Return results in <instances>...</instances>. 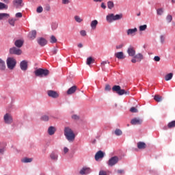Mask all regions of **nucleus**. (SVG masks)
I'll return each instance as SVG.
<instances>
[{
	"label": "nucleus",
	"instance_id": "f257e3e1",
	"mask_svg": "<svg viewBox=\"0 0 175 175\" xmlns=\"http://www.w3.org/2000/svg\"><path fill=\"white\" fill-rule=\"evenodd\" d=\"M64 136L66 137V139L68 140V142H74L76 137L73 130H72V129H70V127H65Z\"/></svg>",
	"mask_w": 175,
	"mask_h": 175
},
{
	"label": "nucleus",
	"instance_id": "f03ea898",
	"mask_svg": "<svg viewBox=\"0 0 175 175\" xmlns=\"http://www.w3.org/2000/svg\"><path fill=\"white\" fill-rule=\"evenodd\" d=\"M7 67L10 70H13L16 68V65H17V60L16 58L8 57L6 59Z\"/></svg>",
	"mask_w": 175,
	"mask_h": 175
},
{
	"label": "nucleus",
	"instance_id": "7ed1b4c3",
	"mask_svg": "<svg viewBox=\"0 0 175 175\" xmlns=\"http://www.w3.org/2000/svg\"><path fill=\"white\" fill-rule=\"evenodd\" d=\"M34 75L37 77H46L50 75V71L47 69L38 68L34 71Z\"/></svg>",
	"mask_w": 175,
	"mask_h": 175
},
{
	"label": "nucleus",
	"instance_id": "20e7f679",
	"mask_svg": "<svg viewBox=\"0 0 175 175\" xmlns=\"http://www.w3.org/2000/svg\"><path fill=\"white\" fill-rule=\"evenodd\" d=\"M112 91L113 92H116L118 95H129V91H125L124 89H121V86L120 85H114L112 88Z\"/></svg>",
	"mask_w": 175,
	"mask_h": 175
},
{
	"label": "nucleus",
	"instance_id": "39448f33",
	"mask_svg": "<svg viewBox=\"0 0 175 175\" xmlns=\"http://www.w3.org/2000/svg\"><path fill=\"white\" fill-rule=\"evenodd\" d=\"M9 53L10 54L14 55H21V54H23V51H21V49H20L17 46H13L10 49Z\"/></svg>",
	"mask_w": 175,
	"mask_h": 175
},
{
	"label": "nucleus",
	"instance_id": "423d86ee",
	"mask_svg": "<svg viewBox=\"0 0 175 175\" xmlns=\"http://www.w3.org/2000/svg\"><path fill=\"white\" fill-rule=\"evenodd\" d=\"M120 161V159H118V157L114 156L111 157L108 161V165L111 167L114 166L115 165H117L118 163V161Z\"/></svg>",
	"mask_w": 175,
	"mask_h": 175
},
{
	"label": "nucleus",
	"instance_id": "0eeeda50",
	"mask_svg": "<svg viewBox=\"0 0 175 175\" xmlns=\"http://www.w3.org/2000/svg\"><path fill=\"white\" fill-rule=\"evenodd\" d=\"M143 120L140 118H135L131 120V125H142Z\"/></svg>",
	"mask_w": 175,
	"mask_h": 175
},
{
	"label": "nucleus",
	"instance_id": "6e6552de",
	"mask_svg": "<svg viewBox=\"0 0 175 175\" xmlns=\"http://www.w3.org/2000/svg\"><path fill=\"white\" fill-rule=\"evenodd\" d=\"M4 122L5 124H12L13 122V118L12 117V115L10 113H6L4 115Z\"/></svg>",
	"mask_w": 175,
	"mask_h": 175
},
{
	"label": "nucleus",
	"instance_id": "1a4fd4ad",
	"mask_svg": "<svg viewBox=\"0 0 175 175\" xmlns=\"http://www.w3.org/2000/svg\"><path fill=\"white\" fill-rule=\"evenodd\" d=\"M14 46L18 49H21L23 46H24V40L23 39H18L14 41Z\"/></svg>",
	"mask_w": 175,
	"mask_h": 175
},
{
	"label": "nucleus",
	"instance_id": "9d476101",
	"mask_svg": "<svg viewBox=\"0 0 175 175\" xmlns=\"http://www.w3.org/2000/svg\"><path fill=\"white\" fill-rule=\"evenodd\" d=\"M20 68L21 70L25 71L28 69V62L26 60H23L20 63Z\"/></svg>",
	"mask_w": 175,
	"mask_h": 175
},
{
	"label": "nucleus",
	"instance_id": "9b49d317",
	"mask_svg": "<svg viewBox=\"0 0 175 175\" xmlns=\"http://www.w3.org/2000/svg\"><path fill=\"white\" fill-rule=\"evenodd\" d=\"M37 42L41 47H44V46H46L47 44V40L44 38H39L37 39Z\"/></svg>",
	"mask_w": 175,
	"mask_h": 175
},
{
	"label": "nucleus",
	"instance_id": "f8f14e48",
	"mask_svg": "<svg viewBox=\"0 0 175 175\" xmlns=\"http://www.w3.org/2000/svg\"><path fill=\"white\" fill-rule=\"evenodd\" d=\"M105 157V152H103L102 150L98 151L95 154V160L99 161V159H102Z\"/></svg>",
	"mask_w": 175,
	"mask_h": 175
},
{
	"label": "nucleus",
	"instance_id": "ddd939ff",
	"mask_svg": "<svg viewBox=\"0 0 175 175\" xmlns=\"http://www.w3.org/2000/svg\"><path fill=\"white\" fill-rule=\"evenodd\" d=\"M127 53L129 54V57H134L136 55V50L133 46H130L127 49Z\"/></svg>",
	"mask_w": 175,
	"mask_h": 175
},
{
	"label": "nucleus",
	"instance_id": "4468645a",
	"mask_svg": "<svg viewBox=\"0 0 175 175\" xmlns=\"http://www.w3.org/2000/svg\"><path fill=\"white\" fill-rule=\"evenodd\" d=\"M12 3L14 8L18 9V8H21L23 6V0H14Z\"/></svg>",
	"mask_w": 175,
	"mask_h": 175
},
{
	"label": "nucleus",
	"instance_id": "2eb2a0df",
	"mask_svg": "<svg viewBox=\"0 0 175 175\" xmlns=\"http://www.w3.org/2000/svg\"><path fill=\"white\" fill-rule=\"evenodd\" d=\"M47 94H48V96H50L51 98H58V96H59L57 92L53 90H49L47 92Z\"/></svg>",
	"mask_w": 175,
	"mask_h": 175
},
{
	"label": "nucleus",
	"instance_id": "dca6fc26",
	"mask_svg": "<svg viewBox=\"0 0 175 175\" xmlns=\"http://www.w3.org/2000/svg\"><path fill=\"white\" fill-rule=\"evenodd\" d=\"M0 70L1 72H5L6 70V63L2 58H0Z\"/></svg>",
	"mask_w": 175,
	"mask_h": 175
},
{
	"label": "nucleus",
	"instance_id": "f3484780",
	"mask_svg": "<svg viewBox=\"0 0 175 175\" xmlns=\"http://www.w3.org/2000/svg\"><path fill=\"white\" fill-rule=\"evenodd\" d=\"M136 32H137V28H134V29H129L127 30V35L129 36H135L136 35Z\"/></svg>",
	"mask_w": 175,
	"mask_h": 175
},
{
	"label": "nucleus",
	"instance_id": "a211bd4d",
	"mask_svg": "<svg viewBox=\"0 0 175 175\" xmlns=\"http://www.w3.org/2000/svg\"><path fill=\"white\" fill-rule=\"evenodd\" d=\"M79 173L80 174H88L89 173H91V169L90 167H83Z\"/></svg>",
	"mask_w": 175,
	"mask_h": 175
},
{
	"label": "nucleus",
	"instance_id": "6ab92c4d",
	"mask_svg": "<svg viewBox=\"0 0 175 175\" xmlns=\"http://www.w3.org/2000/svg\"><path fill=\"white\" fill-rule=\"evenodd\" d=\"M77 90V86L74 85L70 88L67 91V95H72V94H75Z\"/></svg>",
	"mask_w": 175,
	"mask_h": 175
},
{
	"label": "nucleus",
	"instance_id": "aec40b11",
	"mask_svg": "<svg viewBox=\"0 0 175 175\" xmlns=\"http://www.w3.org/2000/svg\"><path fill=\"white\" fill-rule=\"evenodd\" d=\"M115 57L118 59H125V55H124V52H117L115 53Z\"/></svg>",
	"mask_w": 175,
	"mask_h": 175
},
{
	"label": "nucleus",
	"instance_id": "412c9836",
	"mask_svg": "<svg viewBox=\"0 0 175 175\" xmlns=\"http://www.w3.org/2000/svg\"><path fill=\"white\" fill-rule=\"evenodd\" d=\"M9 17H10V14L8 13H0V21L2 20H7Z\"/></svg>",
	"mask_w": 175,
	"mask_h": 175
},
{
	"label": "nucleus",
	"instance_id": "4be33fe9",
	"mask_svg": "<svg viewBox=\"0 0 175 175\" xmlns=\"http://www.w3.org/2000/svg\"><path fill=\"white\" fill-rule=\"evenodd\" d=\"M137 148H139V150H144V148H146V147H147V145L146 144V143L144 142H139L137 144Z\"/></svg>",
	"mask_w": 175,
	"mask_h": 175
},
{
	"label": "nucleus",
	"instance_id": "5701e85b",
	"mask_svg": "<svg viewBox=\"0 0 175 175\" xmlns=\"http://www.w3.org/2000/svg\"><path fill=\"white\" fill-rule=\"evenodd\" d=\"M55 128L53 126H49V128L48 129V133L49 135H50V136H53V135H54V133H55Z\"/></svg>",
	"mask_w": 175,
	"mask_h": 175
},
{
	"label": "nucleus",
	"instance_id": "b1692460",
	"mask_svg": "<svg viewBox=\"0 0 175 175\" xmlns=\"http://www.w3.org/2000/svg\"><path fill=\"white\" fill-rule=\"evenodd\" d=\"M36 38V31L35 30H33L29 33V39H30L31 40H33V39H35Z\"/></svg>",
	"mask_w": 175,
	"mask_h": 175
},
{
	"label": "nucleus",
	"instance_id": "393cba45",
	"mask_svg": "<svg viewBox=\"0 0 175 175\" xmlns=\"http://www.w3.org/2000/svg\"><path fill=\"white\" fill-rule=\"evenodd\" d=\"M8 9H9V5L0 1V10H8Z\"/></svg>",
	"mask_w": 175,
	"mask_h": 175
},
{
	"label": "nucleus",
	"instance_id": "a878e982",
	"mask_svg": "<svg viewBox=\"0 0 175 175\" xmlns=\"http://www.w3.org/2000/svg\"><path fill=\"white\" fill-rule=\"evenodd\" d=\"M107 21H108V23H113V21H114V14H110L109 15H107Z\"/></svg>",
	"mask_w": 175,
	"mask_h": 175
},
{
	"label": "nucleus",
	"instance_id": "bb28decb",
	"mask_svg": "<svg viewBox=\"0 0 175 175\" xmlns=\"http://www.w3.org/2000/svg\"><path fill=\"white\" fill-rule=\"evenodd\" d=\"M98 25V21L94 20L90 23V27L92 29H96V26Z\"/></svg>",
	"mask_w": 175,
	"mask_h": 175
},
{
	"label": "nucleus",
	"instance_id": "cd10ccee",
	"mask_svg": "<svg viewBox=\"0 0 175 175\" xmlns=\"http://www.w3.org/2000/svg\"><path fill=\"white\" fill-rule=\"evenodd\" d=\"M134 57L136 58L137 62H140L143 59V55L142 53H138L134 55Z\"/></svg>",
	"mask_w": 175,
	"mask_h": 175
},
{
	"label": "nucleus",
	"instance_id": "c85d7f7f",
	"mask_svg": "<svg viewBox=\"0 0 175 175\" xmlns=\"http://www.w3.org/2000/svg\"><path fill=\"white\" fill-rule=\"evenodd\" d=\"M17 21V19L14 18H10L8 20V23L10 24V25H11L12 27H14V24L16 23V22Z\"/></svg>",
	"mask_w": 175,
	"mask_h": 175
},
{
	"label": "nucleus",
	"instance_id": "c756f323",
	"mask_svg": "<svg viewBox=\"0 0 175 175\" xmlns=\"http://www.w3.org/2000/svg\"><path fill=\"white\" fill-rule=\"evenodd\" d=\"M95 62V59L92 58V57H90L87 58L86 64L87 65H90L91 64H94Z\"/></svg>",
	"mask_w": 175,
	"mask_h": 175
},
{
	"label": "nucleus",
	"instance_id": "7c9ffc66",
	"mask_svg": "<svg viewBox=\"0 0 175 175\" xmlns=\"http://www.w3.org/2000/svg\"><path fill=\"white\" fill-rule=\"evenodd\" d=\"M50 158L52 161H57V159H58V155L55 152H52L50 154Z\"/></svg>",
	"mask_w": 175,
	"mask_h": 175
},
{
	"label": "nucleus",
	"instance_id": "2f4dec72",
	"mask_svg": "<svg viewBox=\"0 0 175 175\" xmlns=\"http://www.w3.org/2000/svg\"><path fill=\"white\" fill-rule=\"evenodd\" d=\"M172 78H173V73H169L165 75V81H169V80H172Z\"/></svg>",
	"mask_w": 175,
	"mask_h": 175
},
{
	"label": "nucleus",
	"instance_id": "473e14b6",
	"mask_svg": "<svg viewBox=\"0 0 175 175\" xmlns=\"http://www.w3.org/2000/svg\"><path fill=\"white\" fill-rule=\"evenodd\" d=\"M107 8L108 9H113V8H114V2L109 1L107 2Z\"/></svg>",
	"mask_w": 175,
	"mask_h": 175
},
{
	"label": "nucleus",
	"instance_id": "72a5a7b5",
	"mask_svg": "<svg viewBox=\"0 0 175 175\" xmlns=\"http://www.w3.org/2000/svg\"><path fill=\"white\" fill-rule=\"evenodd\" d=\"M154 99L156 102H162V96L158 94L154 96Z\"/></svg>",
	"mask_w": 175,
	"mask_h": 175
},
{
	"label": "nucleus",
	"instance_id": "f704fd0d",
	"mask_svg": "<svg viewBox=\"0 0 175 175\" xmlns=\"http://www.w3.org/2000/svg\"><path fill=\"white\" fill-rule=\"evenodd\" d=\"M167 127L171 129L172 128H175V120H173L168 123Z\"/></svg>",
	"mask_w": 175,
	"mask_h": 175
},
{
	"label": "nucleus",
	"instance_id": "c9c22d12",
	"mask_svg": "<svg viewBox=\"0 0 175 175\" xmlns=\"http://www.w3.org/2000/svg\"><path fill=\"white\" fill-rule=\"evenodd\" d=\"M122 18V14H116L113 15V21H116L117 20H121Z\"/></svg>",
	"mask_w": 175,
	"mask_h": 175
},
{
	"label": "nucleus",
	"instance_id": "e433bc0d",
	"mask_svg": "<svg viewBox=\"0 0 175 175\" xmlns=\"http://www.w3.org/2000/svg\"><path fill=\"white\" fill-rule=\"evenodd\" d=\"M115 135L116 136H121L122 135V131H121L120 129H117L115 130Z\"/></svg>",
	"mask_w": 175,
	"mask_h": 175
},
{
	"label": "nucleus",
	"instance_id": "4c0bfd02",
	"mask_svg": "<svg viewBox=\"0 0 175 175\" xmlns=\"http://www.w3.org/2000/svg\"><path fill=\"white\" fill-rule=\"evenodd\" d=\"M74 18L77 23H83V18H81V17L79 16H75Z\"/></svg>",
	"mask_w": 175,
	"mask_h": 175
},
{
	"label": "nucleus",
	"instance_id": "58836bf2",
	"mask_svg": "<svg viewBox=\"0 0 175 175\" xmlns=\"http://www.w3.org/2000/svg\"><path fill=\"white\" fill-rule=\"evenodd\" d=\"M41 121H49V116L47 115H43L41 118H40Z\"/></svg>",
	"mask_w": 175,
	"mask_h": 175
},
{
	"label": "nucleus",
	"instance_id": "ea45409f",
	"mask_svg": "<svg viewBox=\"0 0 175 175\" xmlns=\"http://www.w3.org/2000/svg\"><path fill=\"white\" fill-rule=\"evenodd\" d=\"M32 161V159H29V158H25L22 160V162L23 163H29Z\"/></svg>",
	"mask_w": 175,
	"mask_h": 175
},
{
	"label": "nucleus",
	"instance_id": "a19ab883",
	"mask_svg": "<svg viewBox=\"0 0 175 175\" xmlns=\"http://www.w3.org/2000/svg\"><path fill=\"white\" fill-rule=\"evenodd\" d=\"M51 43H57V38L54 36H51Z\"/></svg>",
	"mask_w": 175,
	"mask_h": 175
},
{
	"label": "nucleus",
	"instance_id": "79ce46f5",
	"mask_svg": "<svg viewBox=\"0 0 175 175\" xmlns=\"http://www.w3.org/2000/svg\"><path fill=\"white\" fill-rule=\"evenodd\" d=\"M147 29V25L139 26V31H146Z\"/></svg>",
	"mask_w": 175,
	"mask_h": 175
},
{
	"label": "nucleus",
	"instance_id": "37998d69",
	"mask_svg": "<svg viewBox=\"0 0 175 175\" xmlns=\"http://www.w3.org/2000/svg\"><path fill=\"white\" fill-rule=\"evenodd\" d=\"M166 20L167 23H172V20H173V16H172V15H167V16L166 17Z\"/></svg>",
	"mask_w": 175,
	"mask_h": 175
},
{
	"label": "nucleus",
	"instance_id": "c03bdc74",
	"mask_svg": "<svg viewBox=\"0 0 175 175\" xmlns=\"http://www.w3.org/2000/svg\"><path fill=\"white\" fill-rule=\"evenodd\" d=\"M130 111H131V113H137L139 111L136 109V107H132L130 109Z\"/></svg>",
	"mask_w": 175,
	"mask_h": 175
},
{
	"label": "nucleus",
	"instance_id": "a18cd8bd",
	"mask_svg": "<svg viewBox=\"0 0 175 175\" xmlns=\"http://www.w3.org/2000/svg\"><path fill=\"white\" fill-rule=\"evenodd\" d=\"M62 5H69L70 0H62Z\"/></svg>",
	"mask_w": 175,
	"mask_h": 175
},
{
	"label": "nucleus",
	"instance_id": "49530a36",
	"mask_svg": "<svg viewBox=\"0 0 175 175\" xmlns=\"http://www.w3.org/2000/svg\"><path fill=\"white\" fill-rule=\"evenodd\" d=\"M163 14V10L162 8L157 10V14L159 16H162Z\"/></svg>",
	"mask_w": 175,
	"mask_h": 175
},
{
	"label": "nucleus",
	"instance_id": "de8ad7c7",
	"mask_svg": "<svg viewBox=\"0 0 175 175\" xmlns=\"http://www.w3.org/2000/svg\"><path fill=\"white\" fill-rule=\"evenodd\" d=\"M37 13H42L43 12V7L39 6L36 10Z\"/></svg>",
	"mask_w": 175,
	"mask_h": 175
},
{
	"label": "nucleus",
	"instance_id": "09e8293b",
	"mask_svg": "<svg viewBox=\"0 0 175 175\" xmlns=\"http://www.w3.org/2000/svg\"><path fill=\"white\" fill-rule=\"evenodd\" d=\"M15 17L17 18H21V17H23V14L21 12H18L15 14Z\"/></svg>",
	"mask_w": 175,
	"mask_h": 175
},
{
	"label": "nucleus",
	"instance_id": "8fccbe9b",
	"mask_svg": "<svg viewBox=\"0 0 175 175\" xmlns=\"http://www.w3.org/2000/svg\"><path fill=\"white\" fill-rule=\"evenodd\" d=\"M80 34L81 36H87V31H85V30H81Z\"/></svg>",
	"mask_w": 175,
	"mask_h": 175
},
{
	"label": "nucleus",
	"instance_id": "3c124183",
	"mask_svg": "<svg viewBox=\"0 0 175 175\" xmlns=\"http://www.w3.org/2000/svg\"><path fill=\"white\" fill-rule=\"evenodd\" d=\"M110 90H111V88L110 87V85L107 84V85H105V91H110Z\"/></svg>",
	"mask_w": 175,
	"mask_h": 175
},
{
	"label": "nucleus",
	"instance_id": "603ef678",
	"mask_svg": "<svg viewBox=\"0 0 175 175\" xmlns=\"http://www.w3.org/2000/svg\"><path fill=\"white\" fill-rule=\"evenodd\" d=\"M154 61H155L156 62H159L161 61V57H159V56H155L154 57Z\"/></svg>",
	"mask_w": 175,
	"mask_h": 175
},
{
	"label": "nucleus",
	"instance_id": "864d4df0",
	"mask_svg": "<svg viewBox=\"0 0 175 175\" xmlns=\"http://www.w3.org/2000/svg\"><path fill=\"white\" fill-rule=\"evenodd\" d=\"M122 47H124V44H119V45H117V46H116V49L117 50H120V49H122Z\"/></svg>",
	"mask_w": 175,
	"mask_h": 175
},
{
	"label": "nucleus",
	"instance_id": "5fc2aeb1",
	"mask_svg": "<svg viewBox=\"0 0 175 175\" xmlns=\"http://www.w3.org/2000/svg\"><path fill=\"white\" fill-rule=\"evenodd\" d=\"M72 120H79V116H77V115H72Z\"/></svg>",
	"mask_w": 175,
	"mask_h": 175
},
{
	"label": "nucleus",
	"instance_id": "6e6d98bb",
	"mask_svg": "<svg viewBox=\"0 0 175 175\" xmlns=\"http://www.w3.org/2000/svg\"><path fill=\"white\" fill-rule=\"evenodd\" d=\"M2 1H3V3H5V5H9V3H10V2H12V0H2Z\"/></svg>",
	"mask_w": 175,
	"mask_h": 175
},
{
	"label": "nucleus",
	"instance_id": "4d7b16f0",
	"mask_svg": "<svg viewBox=\"0 0 175 175\" xmlns=\"http://www.w3.org/2000/svg\"><path fill=\"white\" fill-rule=\"evenodd\" d=\"M57 51H58V49H57V48H54V49H53V51H52V54H53V55L57 54Z\"/></svg>",
	"mask_w": 175,
	"mask_h": 175
},
{
	"label": "nucleus",
	"instance_id": "13d9d810",
	"mask_svg": "<svg viewBox=\"0 0 175 175\" xmlns=\"http://www.w3.org/2000/svg\"><path fill=\"white\" fill-rule=\"evenodd\" d=\"M99 175H107V173L105 171L100 170L99 172Z\"/></svg>",
	"mask_w": 175,
	"mask_h": 175
},
{
	"label": "nucleus",
	"instance_id": "bf43d9fd",
	"mask_svg": "<svg viewBox=\"0 0 175 175\" xmlns=\"http://www.w3.org/2000/svg\"><path fill=\"white\" fill-rule=\"evenodd\" d=\"M106 64H110V62L109 61H105V62H101V66H105V65H106Z\"/></svg>",
	"mask_w": 175,
	"mask_h": 175
},
{
	"label": "nucleus",
	"instance_id": "052dcab7",
	"mask_svg": "<svg viewBox=\"0 0 175 175\" xmlns=\"http://www.w3.org/2000/svg\"><path fill=\"white\" fill-rule=\"evenodd\" d=\"M117 173H118V174H124V170H117Z\"/></svg>",
	"mask_w": 175,
	"mask_h": 175
},
{
	"label": "nucleus",
	"instance_id": "680f3d73",
	"mask_svg": "<svg viewBox=\"0 0 175 175\" xmlns=\"http://www.w3.org/2000/svg\"><path fill=\"white\" fill-rule=\"evenodd\" d=\"M4 152H5V148H0V154L1 155H3Z\"/></svg>",
	"mask_w": 175,
	"mask_h": 175
},
{
	"label": "nucleus",
	"instance_id": "e2e57ef3",
	"mask_svg": "<svg viewBox=\"0 0 175 175\" xmlns=\"http://www.w3.org/2000/svg\"><path fill=\"white\" fill-rule=\"evenodd\" d=\"M64 154H67V152H69V149L67 147H64Z\"/></svg>",
	"mask_w": 175,
	"mask_h": 175
},
{
	"label": "nucleus",
	"instance_id": "0e129e2a",
	"mask_svg": "<svg viewBox=\"0 0 175 175\" xmlns=\"http://www.w3.org/2000/svg\"><path fill=\"white\" fill-rule=\"evenodd\" d=\"M131 62H132L133 64H136V62H137V59L134 57V58H133V59H131Z\"/></svg>",
	"mask_w": 175,
	"mask_h": 175
},
{
	"label": "nucleus",
	"instance_id": "69168bd1",
	"mask_svg": "<svg viewBox=\"0 0 175 175\" xmlns=\"http://www.w3.org/2000/svg\"><path fill=\"white\" fill-rule=\"evenodd\" d=\"M101 8H102L103 9H106V5L105 4V3H101Z\"/></svg>",
	"mask_w": 175,
	"mask_h": 175
},
{
	"label": "nucleus",
	"instance_id": "338daca9",
	"mask_svg": "<svg viewBox=\"0 0 175 175\" xmlns=\"http://www.w3.org/2000/svg\"><path fill=\"white\" fill-rule=\"evenodd\" d=\"M78 47H79V49H81L83 47V44L81 43L78 44Z\"/></svg>",
	"mask_w": 175,
	"mask_h": 175
},
{
	"label": "nucleus",
	"instance_id": "774afa93",
	"mask_svg": "<svg viewBox=\"0 0 175 175\" xmlns=\"http://www.w3.org/2000/svg\"><path fill=\"white\" fill-rule=\"evenodd\" d=\"M163 38H165V36H161V42H163Z\"/></svg>",
	"mask_w": 175,
	"mask_h": 175
}]
</instances>
